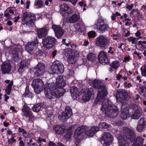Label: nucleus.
<instances>
[{
    "label": "nucleus",
    "instance_id": "4be33fe9",
    "mask_svg": "<svg viewBox=\"0 0 146 146\" xmlns=\"http://www.w3.org/2000/svg\"><path fill=\"white\" fill-rule=\"evenodd\" d=\"M53 129L56 133L58 135H62L65 130V128L62 125H55Z\"/></svg>",
    "mask_w": 146,
    "mask_h": 146
},
{
    "label": "nucleus",
    "instance_id": "774afa93",
    "mask_svg": "<svg viewBox=\"0 0 146 146\" xmlns=\"http://www.w3.org/2000/svg\"><path fill=\"white\" fill-rule=\"evenodd\" d=\"M48 145V146H58V144L57 145H56L53 142L51 141H50Z\"/></svg>",
    "mask_w": 146,
    "mask_h": 146
},
{
    "label": "nucleus",
    "instance_id": "4468645a",
    "mask_svg": "<svg viewBox=\"0 0 146 146\" xmlns=\"http://www.w3.org/2000/svg\"><path fill=\"white\" fill-rule=\"evenodd\" d=\"M146 127V120L145 119L142 117L138 121L136 129L137 131L139 132H143L145 130Z\"/></svg>",
    "mask_w": 146,
    "mask_h": 146
},
{
    "label": "nucleus",
    "instance_id": "423d86ee",
    "mask_svg": "<svg viewBox=\"0 0 146 146\" xmlns=\"http://www.w3.org/2000/svg\"><path fill=\"white\" fill-rule=\"evenodd\" d=\"M64 66L60 61L55 60L52 63V65L51 67L52 72L51 73L52 74H62L64 71Z\"/></svg>",
    "mask_w": 146,
    "mask_h": 146
},
{
    "label": "nucleus",
    "instance_id": "a211bd4d",
    "mask_svg": "<svg viewBox=\"0 0 146 146\" xmlns=\"http://www.w3.org/2000/svg\"><path fill=\"white\" fill-rule=\"evenodd\" d=\"M11 66L10 63L4 62L1 65V71L3 74H9L11 69Z\"/></svg>",
    "mask_w": 146,
    "mask_h": 146
},
{
    "label": "nucleus",
    "instance_id": "e2e57ef3",
    "mask_svg": "<svg viewBox=\"0 0 146 146\" xmlns=\"http://www.w3.org/2000/svg\"><path fill=\"white\" fill-rule=\"evenodd\" d=\"M136 38H133V37H131L128 38V40L129 42H131L132 44L135 43Z\"/></svg>",
    "mask_w": 146,
    "mask_h": 146
},
{
    "label": "nucleus",
    "instance_id": "338daca9",
    "mask_svg": "<svg viewBox=\"0 0 146 146\" xmlns=\"http://www.w3.org/2000/svg\"><path fill=\"white\" fill-rule=\"evenodd\" d=\"M141 72L142 75L146 77V65L145 67L143 70H141Z\"/></svg>",
    "mask_w": 146,
    "mask_h": 146
},
{
    "label": "nucleus",
    "instance_id": "e433bc0d",
    "mask_svg": "<svg viewBox=\"0 0 146 146\" xmlns=\"http://www.w3.org/2000/svg\"><path fill=\"white\" fill-rule=\"evenodd\" d=\"M19 70H22L24 68L27 66L28 64V62L26 60L21 61L19 64Z\"/></svg>",
    "mask_w": 146,
    "mask_h": 146
},
{
    "label": "nucleus",
    "instance_id": "603ef678",
    "mask_svg": "<svg viewBox=\"0 0 146 146\" xmlns=\"http://www.w3.org/2000/svg\"><path fill=\"white\" fill-rule=\"evenodd\" d=\"M60 14L62 16L65 18H66L71 13L70 11H60Z\"/></svg>",
    "mask_w": 146,
    "mask_h": 146
},
{
    "label": "nucleus",
    "instance_id": "f8f14e48",
    "mask_svg": "<svg viewBox=\"0 0 146 146\" xmlns=\"http://www.w3.org/2000/svg\"><path fill=\"white\" fill-rule=\"evenodd\" d=\"M52 28L54 31L55 36L58 38H61L64 33V31L60 25H55L52 26Z\"/></svg>",
    "mask_w": 146,
    "mask_h": 146
},
{
    "label": "nucleus",
    "instance_id": "bf43d9fd",
    "mask_svg": "<svg viewBox=\"0 0 146 146\" xmlns=\"http://www.w3.org/2000/svg\"><path fill=\"white\" fill-rule=\"evenodd\" d=\"M74 72L72 70H68V71L67 76L68 78L70 77V76H73L74 75Z\"/></svg>",
    "mask_w": 146,
    "mask_h": 146
},
{
    "label": "nucleus",
    "instance_id": "bb28decb",
    "mask_svg": "<svg viewBox=\"0 0 146 146\" xmlns=\"http://www.w3.org/2000/svg\"><path fill=\"white\" fill-rule=\"evenodd\" d=\"M135 139V141H134V142L133 145H134L135 146H141L145 140L144 139L140 136L137 137Z\"/></svg>",
    "mask_w": 146,
    "mask_h": 146
},
{
    "label": "nucleus",
    "instance_id": "6ab92c4d",
    "mask_svg": "<svg viewBox=\"0 0 146 146\" xmlns=\"http://www.w3.org/2000/svg\"><path fill=\"white\" fill-rule=\"evenodd\" d=\"M129 97V96L125 90H119L116 92L117 99L118 98L126 99Z\"/></svg>",
    "mask_w": 146,
    "mask_h": 146
},
{
    "label": "nucleus",
    "instance_id": "9b49d317",
    "mask_svg": "<svg viewBox=\"0 0 146 146\" xmlns=\"http://www.w3.org/2000/svg\"><path fill=\"white\" fill-rule=\"evenodd\" d=\"M45 71V66L42 63H38L35 68L33 69L35 76L38 77L42 75Z\"/></svg>",
    "mask_w": 146,
    "mask_h": 146
},
{
    "label": "nucleus",
    "instance_id": "b1692460",
    "mask_svg": "<svg viewBox=\"0 0 146 146\" xmlns=\"http://www.w3.org/2000/svg\"><path fill=\"white\" fill-rule=\"evenodd\" d=\"M70 92L72 96L74 99H76L80 96V93L76 87L74 86L71 87L70 88Z\"/></svg>",
    "mask_w": 146,
    "mask_h": 146
},
{
    "label": "nucleus",
    "instance_id": "de8ad7c7",
    "mask_svg": "<svg viewBox=\"0 0 146 146\" xmlns=\"http://www.w3.org/2000/svg\"><path fill=\"white\" fill-rule=\"evenodd\" d=\"M98 127L100 128L107 129L109 127V125L106 123L100 122L98 125Z\"/></svg>",
    "mask_w": 146,
    "mask_h": 146
},
{
    "label": "nucleus",
    "instance_id": "cd10ccee",
    "mask_svg": "<svg viewBox=\"0 0 146 146\" xmlns=\"http://www.w3.org/2000/svg\"><path fill=\"white\" fill-rule=\"evenodd\" d=\"M80 15L75 14L70 17L69 18L68 20L70 23H76L80 19Z\"/></svg>",
    "mask_w": 146,
    "mask_h": 146
},
{
    "label": "nucleus",
    "instance_id": "473e14b6",
    "mask_svg": "<svg viewBox=\"0 0 146 146\" xmlns=\"http://www.w3.org/2000/svg\"><path fill=\"white\" fill-rule=\"evenodd\" d=\"M140 110H139V111H135L134 113L132 114L131 115V117L132 119H138L141 116L142 111H140Z\"/></svg>",
    "mask_w": 146,
    "mask_h": 146
},
{
    "label": "nucleus",
    "instance_id": "f704fd0d",
    "mask_svg": "<svg viewBox=\"0 0 146 146\" xmlns=\"http://www.w3.org/2000/svg\"><path fill=\"white\" fill-rule=\"evenodd\" d=\"M52 94L53 96L50 101L52 103L54 104L59 101V99L60 97L57 95L56 94H55L53 92H52Z\"/></svg>",
    "mask_w": 146,
    "mask_h": 146
},
{
    "label": "nucleus",
    "instance_id": "5fc2aeb1",
    "mask_svg": "<svg viewBox=\"0 0 146 146\" xmlns=\"http://www.w3.org/2000/svg\"><path fill=\"white\" fill-rule=\"evenodd\" d=\"M87 58L89 61H93L95 58V55L92 53H90L87 56Z\"/></svg>",
    "mask_w": 146,
    "mask_h": 146
},
{
    "label": "nucleus",
    "instance_id": "aec40b11",
    "mask_svg": "<svg viewBox=\"0 0 146 146\" xmlns=\"http://www.w3.org/2000/svg\"><path fill=\"white\" fill-rule=\"evenodd\" d=\"M49 31V29L45 26L40 28L37 31V36L40 38H42L46 35Z\"/></svg>",
    "mask_w": 146,
    "mask_h": 146
},
{
    "label": "nucleus",
    "instance_id": "c85d7f7f",
    "mask_svg": "<svg viewBox=\"0 0 146 146\" xmlns=\"http://www.w3.org/2000/svg\"><path fill=\"white\" fill-rule=\"evenodd\" d=\"M63 88V87L60 88V87H58L53 92L55 94H56L57 95L61 97L66 92V90Z\"/></svg>",
    "mask_w": 146,
    "mask_h": 146
},
{
    "label": "nucleus",
    "instance_id": "7c9ffc66",
    "mask_svg": "<svg viewBox=\"0 0 146 146\" xmlns=\"http://www.w3.org/2000/svg\"><path fill=\"white\" fill-rule=\"evenodd\" d=\"M129 111L127 108L124 109L122 110V113L121 115V118L124 119H126L129 116Z\"/></svg>",
    "mask_w": 146,
    "mask_h": 146
},
{
    "label": "nucleus",
    "instance_id": "69168bd1",
    "mask_svg": "<svg viewBox=\"0 0 146 146\" xmlns=\"http://www.w3.org/2000/svg\"><path fill=\"white\" fill-rule=\"evenodd\" d=\"M138 43V44L139 45H141V46L144 48H145V46L143 45V44H146V41H139Z\"/></svg>",
    "mask_w": 146,
    "mask_h": 146
},
{
    "label": "nucleus",
    "instance_id": "c03bdc74",
    "mask_svg": "<svg viewBox=\"0 0 146 146\" xmlns=\"http://www.w3.org/2000/svg\"><path fill=\"white\" fill-rule=\"evenodd\" d=\"M66 39L63 38L62 40V42L66 46H68L69 45H70L71 48H74L76 47V46L74 45H72L71 42L70 41H69L68 43L66 42Z\"/></svg>",
    "mask_w": 146,
    "mask_h": 146
},
{
    "label": "nucleus",
    "instance_id": "79ce46f5",
    "mask_svg": "<svg viewBox=\"0 0 146 146\" xmlns=\"http://www.w3.org/2000/svg\"><path fill=\"white\" fill-rule=\"evenodd\" d=\"M110 66L116 70L120 66V64L118 61L115 60L113 61L112 64L110 65Z\"/></svg>",
    "mask_w": 146,
    "mask_h": 146
},
{
    "label": "nucleus",
    "instance_id": "412c9836",
    "mask_svg": "<svg viewBox=\"0 0 146 146\" xmlns=\"http://www.w3.org/2000/svg\"><path fill=\"white\" fill-rule=\"evenodd\" d=\"M76 127V125H72L69 127L67 133L64 135V137L67 141H69L70 140L73 132L75 129Z\"/></svg>",
    "mask_w": 146,
    "mask_h": 146
},
{
    "label": "nucleus",
    "instance_id": "72a5a7b5",
    "mask_svg": "<svg viewBox=\"0 0 146 146\" xmlns=\"http://www.w3.org/2000/svg\"><path fill=\"white\" fill-rule=\"evenodd\" d=\"M58 117L60 121L64 122L66 121L70 117L68 116L64 112H62L61 115H59Z\"/></svg>",
    "mask_w": 146,
    "mask_h": 146
},
{
    "label": "nucleus",
    "instance_id": "8fccbe9b",
    "mask_svg": "<svg viewBox=\"0 0 146 146\" xmlns=\"http://www.w3.org/2000/svg\"><path fill=\"white\" fill-rule=\"evenodd\" d=\"M60 14L62 16L65 18H66L71 13L70 11H60Z\"/></svg>",
    "mask_w": 146,
    "mask_h": 146
},
{
    "label": "nucleus",
    "instance_id": "1a4fd4ad",
    "mask_svg": "<svg viewBox=\"0 0 146 146\" xmlns=\"http://www.w3.org/2000/svg\"><path fill=\"white\" fill-rule=\"evenodd\" d=\"M97 31L100 33H103L110 28L109 25L105 23L103 19H99L96 23Z\"/></svg>",
    "mask_w": 146,
    "mask_h": 146
},
{
    "label": "nucleus",
    "instance_id": "c9c22d12",
    "mask_svg": "<svg viewBox=\"0 0 146 146\" xmlns=\"http://www.w3.org/2000/svg\"><path fill=\"white\" fill-rule=\"evenodd\" d=\"M90 94H89L86 92L85 91L82 95V99L84 102H87L89 101L91 97Z\"/></svg>",
    "mask_w": 146,
    "mask_h": 146
},
{
    "label": "nucleus",
    "instance_id": "58836bf2",
    "mask_svg": "<svg viewBox=\"0 0 146 146\" xmlns=\"http://www.w3.org/2000/svg\"><path fill=\"white\" fill-rule=\"evenodd\" d=\"M63 112H64L66 114L70 117L72 114V110L69 106H66L65 107L64 111Z\"/></svg>",
    "mask_w": 146,
    "mask_h": 146
},
{
    "label": "nucleus",
    "instance_id": "864d4df0",
    "mask_svg": "<svg viewBox=\"0 0 146 146\" xmlns=\"http://www.w3.org/2000/svg\"><path fill=\"white\" fill-rule=\"evenodd\" d=\"M131 108L133 110L135 111H139L140 110V111H142L141 108L138 105L135 104H133Z\"/></svg>",
    "mask_w": 146,
    "mask_h": 146
},
{
    "label": "nucleus",
    "instance_id": "49530a36",
    "mask_svg": "<svg viewBox=\"0 0 146 146\" xmlns=\"http://www.w3.org/2000/svg\"><path fill=\"white\" fill-rule=\"evenodd\" d=\"M18 130L19 132L22 133L23 135L25 138H27L28 137L27 132L25 130L23 129H22L21 127H19L18 128Z\"/></svg>",
    "mask_w": 146,
    "mask_h": 146
},
{
    "label": "nucleus",
    "instance_id": "9d476101",
    "mask_svg": "<svg viewBox=\"0 0 146 146\" xmlns=\"http://www.w3.org/2000/svg\"><path fill=\"white\" fill-rule=\"evenodd\" d=\"M112 135L109 133H105L102 135L100 140L101 143L104 146H109L112 141Z\"/></svg>",
    "mask_w": 146,
    "mask_h": 146
},
{
    "label": "nucleus",
    "instance_id": "37998d69",
    "mask_svg": "<svg viewBox=\"0 0 146 146\" xmlns=\"http://www.w3.org/2000/svg\"><path fill=\"white\" fill-rule=\"evenodd\" d=\"M56 83H50L49 86V91H50L52 92H54V91L56 90V89H57V88L58 87L57 86H56Z\"/></svg>",
    "mask_w": 146,
    "mask_h": 146
},
{
    "label": "nucleus",
    "instance_id": "a18cd8bd",
    "mask_svg": "<svg viewBox=\"0 0 146 146\" xmlns=\"http://www.w3.org/2000/svg\"><path fill=\"white\" fill-rule=\"evenodd\" d=\"M72 49L70 48H67L65 49L63 53L66 56H68L72 54Z\"/></svg>",
    "mask_w": 146,
    "mask_h": 146
},
{
    "label": "nucleus",
    "instance_id": "6e6d98bb",
    "mask_svg": "<svg viewBox=\"0 0 146 146\" xmlns=\"http://www.w3.org/2000/svg\"><path fill=\"white\" fill-rule=\"evenodd\" d=\"M93 88L90 87L88 89H86L85 90V91L86 92L89 94H90V95L92 96V95H94V92Z\"/></svg>",
    "mask_w": 146,
    "mask_h": 146
},
{
    "label": "nucleus",
    "instance_id": "7ed1b4c3",
    "mask_svg": "<svg viewBox=\"0 0 146 146\" xmlns=\"http://www.w3.org/2000/svg\"><path fill=\"white\" fill-rule=\"evenodd\" d=\"M88 128L86 126L82 125L79 127L76 130L74 134L75 137H78L82 133H85V134L90 137L94 135L99 130V128L97 126L92 127L90 129L87 130Z\"/></svg>",
    "mask_w": 146,
    "mask_h": 146
},
{
    "label": "nucleus",
    "instance_id": "2f4dec72",
    "mask_svg": "<svg viewBox=\"0 0 146 146\" xmlns=\"http://www.w3.org/2000/svg\"><path fill=\"white\" fill-rule=\"evenodd\" d=\"M83 22L82 21H81L79 23H76V25L79 26V28H76V31H77L81 33L85 31L86 29L84 26L83 25Z\"/></svg>",
    "mask_w": 146,
    "mask_h": 146
},
{
    "label": "nucleus",
    "instance_id": "f03ea898",
    "mask_svg": "<svg viewBox=\"0 0 146 146\" xmlns=\"http://www.w3.org/2000/svg\"><path fill=\"white\" fill-rule=\"evenodd\" d=\"M102 104L101 110L103 111H105V114L106 116L114 118L117 115L118 110L114 105H109L107 100L103 101Z\"/></svg>",
    "mask_w": 146,
    "mask_h": 146
},
{
    "label": "nucleus",
    "instance_id": "3c124183",
    "mask_svg": "<svg viewBox=\"0 0 146 146\" xmlns=\"http://www.w3.org/2000/svg\"><path fill=\"white\" fill-rule=\"evenodd\" d=\"M60 14L62 16L65 18H66L71 13L70 11H60Z\"/></svg>",
    "mask_w": 146,
    "mask_h": 146
},
{
    "label": "nucleus",
    "instance_id": "0e129e2a",
    "mask_svg": "<svg viewBox=\"0 0 146 146\" xmlns=\"http://www.w3.org/2000/svg\"><path fill=\"white\" fill-rule=\"evenodd\" d=\"M111 36L113 37V39L115 40H118L119 39L120 36L119 34H113Z\"/></svg>",
    "mask_w": 146,
    "mask_h": 146
},
{
    "label": "nucleus",
    "instance_id": "4c0bfd02",
    "mask_svg": "<svg viewBox=\"0 0 146 146\" xmlns=\"http://www.w3.org/2000/svg\"><path fill=\"white\" fill-rule=\"evenodd\" d=\"M13 81H11L9 84L6 87L5 89V91L6 92L8 95H10V92L11 91L12 87L13 84Z\"/></svg>",
    "mask_w": 146,
    "mask_h": 146
},
{
    "label": "nucleus",
    "instance_id": "a878e982",
    "mask_svg": "<svg viewBox=\"0 0 146 146\" xmlns=\"http://www.w3.org/2000/svg\"><path fill=\"white\" fill-rule=\"evenodd\" d=\"M33 96V94L30 91L29 86L27 84L25 92L22 94V97L32 99Z\"/></svg>",
    "mask_w": 146,
    "mask_h": 146
},
{
    "label": "nucleus",
    "instance_id": "ddd939ff",
    "mask_svg": "<svg viewBox=\"0 0 146 146\" xmlns=\"http://www.w3.org/2000/svg\"><path fill=\"white\" fill-rule=\"evenodd\" d=\"M22 110L23 112V115L26 118L28 117L29 120L34 117V116L30 108L27 106L26 104L23 106Z\"/></svg>",
    "mask_w": 146,
    "mask_h": 146
},
{
    "label": "nucleus",
    "instance_id": "393cba45",
    "mask_svg": "<svg viewBox=\"0 0 146 146\" xmlns=\"http://www.w3.org/2000/svg\"><path fill=\"white\" fill-rule=\"evenodd\" d=\"M56 84L58 87H60V88H62L64 87L66 84V82L62 76H60L57 77Z\"/></svg>",
    "mask_w": 146,
    "mask_h": 146
},
{
    "label": "nucleus",
    "instance_id": "dca6fc26",
    "mask_svg": "<svg viewBox=\"0 0 146 146\" xmlns=\"http://www.w3.org/2000/svg\"><path fill=\"white\" fill-rule=\"evenodd\" d=\"M108 94V92L106 88V86L104 87V89L99 90L96 100H97L98 99V100L100 101L101 100L107 97Z\"/></svg>",
    "mask_w": 146,
    "mask_h": 146
},
{
    "label": "nucleus",
    "instance_id": "a19ab883",
    "mask_svg": "<svg viewBox=\"0 0 146 146\" xmlns=\"http://www.w3.org/2000/svg\"><path fill=\"white\" fill-rule=\"evenodd\" d=\"M43 4V2L42 0H35L34 5L38 8H41Z\"/></svg>",
    "mask_w": 146,
    "mask_h": 146
},
{
    "label": "nucleus",
    "instance_id": "2eb2a0df",
    "mask_svg": "<svg viewBox=\"0 0 146 146\" xmlns=\"http://www.w3.org/2000/svg\"><path fill=\"white\" fill-rule=\"evenodd\" d=\"M38 43L37 40H35L28 43L26 46L25 49L29 53L32 54L34 53L35 47L38 45Z\"/></svg>",
    "mask_w": 146,
    "mask_h": 146
},
{
    "label": "nucleus",
    "instance_id": "20e7f679",
    "mask_svg": "<svg viewBox=\"0 0 146 146\" xmlns=\"http://www.w3.org/2000/svg\"><path fill=\"white\" fill-rule=\"evenodd\" d=\"M36 20V16L34 14L27 11L23 13L21 19L22 24L28 27H32Z\"/></svg>",
    "mask_w": 146,
    "mask_h": 146
},
{
    "label": "nucleus",
    "instance_id": "ea45409f",
    "mask_svg": "<svg viewBox=\"0 0 146 146\" xmlns=\"http://www.w3.org/2000/svg\"><path fill=\"white\" fill-rule=\"evenodd\" d=\"M76 58L72 54L70 55L67 58V60L68 63L70 64L74 63L76 61Z\"/></svg>",
    "mask_w": 146,
    "mask_h": 146
},
{
    "label": "nucleus",
    "instance_id": "680f3d73",
    "mask_svg": "<svg viewBox=\"0 0 146 146\" xmlns=\"http://www.w3.org/2000/svg\"><path fill=\"white\" fill-rule=\"evenodd\" d=\"M89 37L93 38L95 35V33L94 31H91L89 32L88 33Z\"/></svg>",
    "mask_w": 146,
    "mask_h": 146
},
{
    "label": "nucleus",
    "instance_id": "13d9d810",
    "mask_svg": "<svg viewBox=\"0 0 146 146\" xmlns=\"http://www.w3.org/2000/svg\"><path fill=\"white\" fill-rule=\"evenodd\" d=\"M52 94L48 93L47 92H45V96L46 98L50 100H51V98L52 97V96H53V95L52 94V92H51Z\"/></svg>",
    "mask_w": 146,
    "mask_h": 146
},
{
    "label": "nucleus",
    "instance_id": "5701e85b",
    "mask_svg": "<svg viewBox=\"0 0 146 146\" xmlns=\"http://www.w3.org/2000/svg\"><path fill=\"white\" fill-rule=\"evenodd\" d=\"M93 86L95 88L98 90L101 89H104L106 86L104 85L103 83L99 80L95 79L93 82Z\"/></svg>",
    "mask_w": 146,
    "mask_h": 146
},
{
    "label": "nucleus",
    "instance_id": "c756f323",
    "mask_svg": "<svg viewBox=\"0 0 146 146\" xmlns=\"http://www.w3.org/2000/svg\"><path fill=\"white\" fill-rule=\"evenodd\" d=\"M43 104L41 103L35 104L32 108V110L33 111L38 112L40 111V108L43 106Z\"/></svg>",
    "mask_w": 146,
    "mask_h": 146
},
{
    "label": "nucleus",
    "instance_id": "052dcab7",
    "mask_svg": "<svg viewBox=\"0 0 146 146\" xmlns=\"http://www.w3.org/2000/svg\"><path fill=\"white\" fill-rule=\"evenodd\" d=\"M49 86L50 83H47L45 84L44 88V90H45L44 92H47L48 90H49Z\"/></svg>",
    "mask_w": 146,
    "mask_h": 146
},
{
    "label": "nucleus",
    "instance_id": "4d7b16f0",
    "mask_svg": "<svg viewBox=\"0 0 146 146\" xmlns=\"http://www.w3.org/2000/svg\"><path fill=\"white\" fill-rule=\"evenodd\" d=\"M72 54L76 58L79 56V52L77 50H73L72 52Z\"/></svg>",
    "mask_w": 146,
    "mask_h": 146
},
{
    "label": "nucleus",
    "instance_id": "09e8293b",
    "mask_svg": "<svg viewBox=\"0 0 146 146\" xmlns=\"http://www.w3.org/2000/svg\"><path fill=\"white\" fill-rule=\"evenodd\" d=\"M69 7L68 5L66 4H62L60 6V11H68Z\"/></svg>",
    "mask_w": 146,
    "mask_h": 146
},
{
    "label": "nucleus",
    "instance_id": "f3484780",
    "mask_svg": "<svg viewBox=\"0 0 146 146\" xmlns=\"http://www.w3.org/2000/svg\"><path fill=\"white\" fill-rule=\"evenodd\" d=\"M100 62L103 64H105L108 62V60L106 53L104 51H102L98 56Z\"/></svg>",
    "mask_w": 146,
    "mask_h": 146
},
{
    "label": "nucleus",
    "instance_id": "f257e3e1",
    "mask_svg": "<svg viewBox=\"0 0 146 146\" xmlns=\"http://www.w3.org/2000/svg\"><path fill=\"white\" fill-rule=\"evenodd\" d=\"M122 134L118 139V146H128L130 141L133 142L135 139L136 135L134 131L127 127H123L122 129Z\"/></svg>",
    "mask_w": 146,
    "mask_h": 146
},
{
    "label": "nucleus",
    "instance_id": "0eeeda50",
    "mask_svg": "<svg viewBox=\"0 0 146 146\" xmlns=\"http://www.w3.org/2000/svg\"><path fill=\"white\" fill-rule=\"evenodd\" d=\"M31 85L34 89V91L36 94H40L43 90L44 84L42 81L40 79L33 80Z\"/></svg>",
    "mask_w": 146,
    "mask_h": 146
},
{
    "label": "nucleus",
    "instance_id": "39448f33",
    "mask_svg": "<svg viewBox=\"0 0 146 146\" xmlns=\"http://www.w3.org/2000/svg\"><path fill=\"white\" fill-rule=\"evenodd\" d=\"M56 42V39L54 37L47 36L42 39V43L45 48L49 49L55 46Z\"/></svg>",
    "mask_w": 146,
    "mask_h": 146
},
{
    "label": "nucleus",
    "instance_id": "6e6552de",
    "mask_svg": "<svg viewBox=\"0 0 146 146\" xmlns=\"http://www.w3.org/2000/svg\"><path fill=\"white\" fill-rule=\"evenodd\" d=\"M95 41L97 46L104 48L109 45L110 42L109 38L103 35H100L96 38Z\"/></svg>",
    "mask_w": 146,
    "mask_h": 146
}]
</instances>
